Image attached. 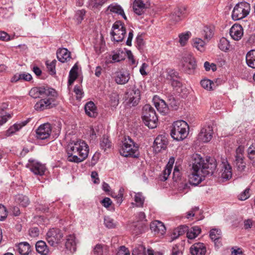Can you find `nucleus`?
Instances as JSON below:
<instances>
[{
	"label": "nucleus",
	"instance_id": "obj_6",
	"mask_svg": "<svg viewBox=\"0 0 255 255\" xmlns=\"http://www.w3.org/2000/svg\"><path fill=\"white\" fill-rule=\"evenodd\" d=\"M250 10L251 6L249 3L246 1L239 2L236 4L233 10L232 18L234 20L242 19L248 16Z\"/></svg>",
	"mask_w": 255,
	"mask_h": 255
},
{
	"label": "nucleus",
	"instance_id": "obj_64",
	"mask_svg": "<svg viewBox=\"0 0 255 255\" xmlns=\"http://www.w3.org/2000/svg\"><path fill=\"white\" fill-rule=\"evenodd\" d=\"M172 255H182V252L180 250V249H179V246L177 245H175L173 247L172 249Z\"/></svg>",
	"mask_w": 255,
	"mask_h": 255
},
{
	"label": "nucleus",
	"instance_id": "obj_35",
	"mask_svg": "<svg viewBox=\"0 0 255 255\" xmlns=\"http://www.w3.org/2000/svg\"><path fill=\"white\" fill-rule=\"evenodd\" d=\"M246 62L249 67L255 68V50H251L248 52L246 55Z\"/></svg>",
	"mask_w": 255,
	"mask_h": 255
},
{
	"label": "nucleus",
	"instance_id": "obj_48",
	"mask_svg": "<svg viewBox=\"0 0 255 255\" xmlns=\"http://www.w3.org/2000/svg\"><path fill=\"white\" fill-rule=\"evenodd\" d=\"M247 152L249 159L253 162H255V142L249 147Z\"/></svg>",
	"mask_w": 255,
	"mask_h": 255
},
{
	"label": "nucleus",
	"instance_id": "obj_11",
	"mask_svg": "<svg viewBox=\"0 0 255 255\" xmlns=\"http://www.w3.org/2000/svg\"><path fill=\"white\" fill-rule=\"evenodd\" d=\"M26 166L36 175L42 176L46 170L44 164L33 159L28 160Z\"/></svg>",
	"mask_w": 255,
	"mask_h": 255
},
{
	"label": "nucleus",
	"instance_id": "obj_14",
	"mask_svg": "<svg viewBox=\"0 0 255 255\" xmlns=\"http://www.w3.org/2000/svg\"><path fill=\"white\" fill-rule=\"evenodd\" d=\"M149 4L148 0H134L133 3V10L136 14L141 15L148 8Z\"/></svg>",
	"mask_w": 255,
	"mask_h": 255
},
{
	"label": "nucleus",
	"instance_id": "obj_40",
	"mask_svg": "<svg viewBox=\"0 0 255 255\" xmlns=\"http://www.w3.org/2000/svg\"><path fill=\"white\" fill-rule=\"evenodd\" d=\"M222 233L220 229H212L210 232V237L211 239L214 242L215 245L219 246L217 245L218 240L221 238Z\"/></svg>",
	"mask_w": 255,
	"mask_h": 255
},
{
	"label": "nucleus",
	"instance_id": "obj_2",
	"mask_svg": "<svg viewBox=\"0 0 255 255\" xmlns=\"http://www.w3.org/2000/svg\"><path fill=\"white\" fill-rule=\"evenodd\" d=\"M89 151V146L85 141H72L67 147V160L75 163L82 162L88 157Z\"/></svg>",
	"mask_w": 255,
	"mask_h": 255
},
{
	"label": "nucleus",
	"instance_id": "obj_61",
	"mask_svg": "<svg viewBox=\"0 0 255 255\" xmlns=\"http://www.w3.org/2000/svg\"><path fill=\"white\" fill-rule=\"evenodd\" d=\"M39 234V230L37 227H33L29 229V235L33 238L38 237Z\"/></svg>",
	"mask_w": 255,
	"mask_h": 255
},
{
	"label": "nucleus",
	"instance_id": "obj_58",
	"mask_svg": "<svg viewBox=\"0 0 255 255\" xmlns=\"http://www.w3.org/2000/svg\"><path fill=\"white\" fill-rule=\"evenodd\" d=\"M7 212L5 207L3 205L0 204V221L5 219L7 217Z\"/></svg>",
	"mask_w": 255,
	"mask_h": 255
},
{
	"label": "nucleus",
	"instance_id": "obj_10",
	"mask_svg": "<svg viewBox=\"0 0 255 255\" xmlns=\"http://www.w3.org/2000/svg\"><path fill=\"white\" fill-rule=\"evenodd\" d=\"M55 93V90L48 87H36L32 88L29 91V95L34 99L43 98L46 95H53Z\"/></svg>",
	"mask_w": 255,
	"mask_h": 255
},
{
	"label": "nucleus",
	"instance_id": "obj_39",
	"mask_svg": "<svg viewBox=\"0 0 255 255\" xmlns=\"http://www.w3.org/2000/svg\"><path fill=\"white\" fill-rule=\"evenodd\" d=\"M246 163L244 160V157H242V155L235 156V160L234 161V165L240 171H243L246 167Z\"/></svg>",
	"mask_w": 255,
	"mask_h": 255
},
{
	"label": "nucleus",
	"instance_id": "obj_25",
	"mask_svg": "<svg viewBox=\"0 0 255 255\" xmlns=\"http://www.w3.org/2000/svg\"><path fill=\"white\" fill-rule=\"evenodd\" d=\"M129 74L126 71H119L117 72L115 77V81L118 84H125L129 79Z\"/></svg>",
	"mask_w": 255,
	"mask_h": 255
},
{
	"label": "nucleus",
	"instance_id": "obj_51",
	"mask_svg": "<svg viewBox=\"0 0 255 255\" xmlns=\"http://www.w3.org/2000/svg\"><path fill=\"white\" fill-rule=\"evenodd\" d=\"M146 228V227L144 223H142L141 225L138 224L135 225L134 228L133 229V232L135 234L137 235L144 232Z\"/></svg>",
	"mask_w": 255,
	"mask_h": 255
},
{
	"label": "nucleus",
	"instance_id": "obj_57",
	"mask_svg": "<svg viewBox=\"0 0 255 255\" xmlns=\"http://www.w3.org/2000/svg\"><path fill=\"white\" fill-rule=\"evenodd\" d=\"M74 91L76 94V99L80 100L83 97L84 93L79 86H75L74 89Z\"/></svg>",
	"mask_w": 255,
	"mask_h": 255
},
{
	"label": "nucleus",
	"instance_id": "obj_13",
	"mask_svg": "<svg viewBox=\"0 0 255 255\" xmlns=\"http://www.w3.org/2000/svg\"><path fill=\"white\" fill-rule=\"evenodd\" d=\"M127 99L129 105L135 106L140 99V90L135 86L128 89L127 93Z\"/></svg>",
	"mask_w": 255,
	"mask_h": 255
},
{
	"label": "nucleus",
	"instance_id": "obj_59",
	"mask_svg": "<svg viewBox=\"0 0 255 255\" xmlns=\"http://www.w3.org/2000/svg\"><path fill=\"white\" fill-rule=\"evenodd\" d=\"M181 177V173L178 167L175 166L173 172V179L175 181H177L180 179Z\"/></svg>",
	"mask_w": 255,
	"mask_h": 255
},
{
	"label": "nucleus",
	"instance_id": "obj_24",
	"mask_svg": "<svg viewBox=\"0 0 255 255\" xmlns=\"http://www.w3.org/2000/svg\"><path fill=\"white\" fill-rule=\"evenodd\" d=\"M153 101L154 106L159 113L165 114L167 112L168 107L164 100L155 97Z\"/></svg>",
	"mask_w": 255,
	"mask_h": 255
},
{
	"label": "nucleus",
	"instance_id": "obj_22",
	"mask_svg": "<svg viewBox=\"0 0 255 255\" xmlns=\"http://www.w3.org/2000/svg\"><path fill=\"white\" fill-rule=\"evenodd\" d=\"M183 67L184 70L190 73L196 67V62L194 58L191 55H188L184 58Z\"/></svg>",
	"mask_w": 255,
	"mask_h": 255
},
{
	"label": "nucleus",
	"instance_id": "obj_42",
	"mask_svg": "<svg viewBox=\"0 0 255 255\" xmlns=\"http://www.w3.org/2000/svg\"><path fill=\"white\" fill-rule=\"evenodd\" d=\"M15 202L23 207H26L29 204L28 198L22 194H18L15 197Z\"/></svg>",
	"mask_w": 255,
	"mask_h": 255
},
{
	"label": "nucleus",
	"instance_id": "obj_27",
	"mask_svg": "<svg viewBox=\"0 0 255 255\" xmlns=\"http://www.w3.org/2000/svg\"><path fill=\"white\" fill-rule=\"evenodd\" d=\"M85 111L86 115L90 117L95 118L98 115L97 108L93 102H89L85 105Z\"/></svg>",
	"mask_w": 255,
	"mask_h": 255
},
{
	"label": "nucleus",
	"instance_id": "obj_46",
	"mask_svg": "<svg viewBox=\"0 0 255 255\" xmlns=\"http://www.w3.org/2000/svg\"><path fill=\"white\" fill-rule=\"evenodd\" d=\"M202 35H203L205 39L207 40L210 39L214 35L213 29L209 26L204 27Z\"/></svg>",
	"mask_w": 255,
	"mask_h": 255
},
{
	"label": "nucleus",
	"instance_id": "obj_56",
	"mask_svg": "<svg viewBox=\"0 0 255 255\" xmlns=\"http://www.w3.org/2000/svg\"><path fill=\"white\" fill-rule=\"evenodd\" d=\"M110 103L112 106L116 107L119 104V97L116 93H112L110 95Z\"/></svg>",
	"mask_w": 255,
	"mask_h": 255
},
{
	"label": "nucleus",
	"instance_id": "obj_45",
	"mask_svg": "<svg viewBox=\"0 0 255 255\" xmlns=\"http://www.w3.org/2000/svg\"><path fill=\"white\" fill-rule=\"evenodd\" d=\"M173 162H172L171 164H170V161L166 165L164 170L163 171L162 175L160 177V180L162 181H165L167 179L169 175L170 174L172 169V164Z\"/></svg>",
	"mask_w": 255,
	"mask_h": 255
},
{
	"label": "nucleus",
	"instance_id": "obj_15",
	"mask_svg": "<svg viewBox=\"0 0 255 255\" xmlns=\"http://www.w3.org/2000/svg\"><path fill=\"white\" fill-rule=\"evenodd\" d=\"M213 129L209 126L203 127L198 134V139L203 142H208L212 138Z\"/></svg>",
	"mask_w": 255,
	"mask_h": 255
},
{
	"label": "nucleus",
	"instance_id": "obj_62",
	"mask_svg": "<svg viewBox=\"0 0 255 255\" xmlns=\"http://www.w3.org/2000/svg\"><path fill=\"white\" fill-rule=\"evenodd\" d=\"M11 118V116L9 114H5L4 115H0V126L4 124Z\"/></svg>",
	"mask_w": 255,
	"mask_h": 255
},
{
	"label": "nucleus",
	"instance_id": "obj_60",
	"mask_svg": "<svg viewBox=\"0 0 255 255\" xmlns=\"http://www.w3.org/2000/svg\"><path fill=\"white\" fill-rule=\"evenodd\" d=\"M117 255H130V252L125 246H121L117 253Z\"/></svg>",
	"mask_w": 255,
	"mask_h": 255
},
{
	"label": "nucleus",
	"instance_id": "obj_47",
	"mask_svg": "<svg viewBox=\"0 0 255 255\" xmlns=\"http://www.w3.org/2000/svg\"><path fill=\"white\" fill-rule=\"evenodd\" d=\"M132 255H147L145 248L142 245H138L133 250Z\"/></svg>",
	"mask_w": 255,
	"mask_h": 255
},
{
	"label": "nucleus",
	"instance_id": "obj_34",
	"mask_svg": "<svg viewBox=\"0 0 255 255\" xmlns=\"http://www.w3.org/2000/svg\"><path fill=\"white\" fill-rule=\"evenodd\" d=\"M200 84L202 87L207 91L213 90L217 86L216 82H213L209 79H203L201 80Z\"/></svg>",
	"mask_w": 255,
	"mask_h": 255
},
{
	"label": "nucleus",
	"instance_id": "obj_31",
	"mask_svg": "<svg viewBox=\"0 0 255 255\" xmlns=\"http://www.w3.org/2000/svg\"><path fill=\"white\" fill-rule=\"evenodd\" d=\"M57 57L59 61L64 63L70 59V52L66 48L59 49L57 52Z\"/></svg>",
	"mask_w": 255,
	"mask_h": 255
},
{
	"label": "nucleus",
	"instance_id": "obj_4",
	"mask_svg": "<svg viewBox=\"0 0 255 255\" xmlns=\"http://www.w3.org/2000/svg\"><path fill=\"white\" fill-rule=\"evenodd\" d=\"M189 126L184 121H177L173 124L171 130V136L177 141H181L185 139L189 133Z\"/></svg>",
	"mask_w": 255,
	"mask_h": 255
},
{
	"label": "nucleus",
	"instance_id": "obj_12",
	"mask_svg": "<svg viewBox=\"0 0 255 255\" xmlns=\"http://www.w3.org/2000/svg\"><path fill=\"white\" fill-rule=\"evenodd\" d=\"M51 130L52 128L50 124H42L36 130V137L41 140L47 139L50 135Z\"/></svg>",
	"mask_w": 255,
	"mask_h": 255
},
{
	"label": "nucleus",
	"instance_id": "obj_41",
	"mask_svg": "<svg viewBox=\"0 0 255 255\" xmlns=\"http://www.w3.org/2000/svg\"><path fill=\"white\" fill-rule=\"evenodd\" d=\"M133 198L135 203V206L138 207H143L145 198L141 192L134 193Z\"/></svg>",
	"mask_w": 255,
	"mask_h": 255
},
{
	"label": "nucleus",
	"instance_id": "obj_63",
	"mask_svg": "<svg viewBox=\"0 0 255 255\" xmlns=\"http://www.w3.org/2000/svg\"><path fill=\"white\" fill-rule=\"evenodd\" d=\"M204 66L205 70L207 71H210L211 69H212L213 71L216 70V66L214 64H210L209 62L207 61L204 63Z\"/></svg>",
	"mask_w": 255,
	"mask_h": 255
},
{
	"label": "nucleus",
	"instance_id": "obj_21",
	"mask_svg": "<svg viewBox=\"0 0 255 255\" xmlns=\"http://www.w3.org/2000/svg\"><path fill=\"white\" fill-rule=\"evenodd\" d=\"M29 121V119H27L24 121L14 124L5 131V135L6 136H10L12 135L16 131L20 130L23 127L26 126Z\"/></svg>",
	"mask_w": 255,
	"mask_h": 255
},
{
	"label": "nucleus",
	"instance_id": "obj_30",
	"mask_svg": "<svg viewBox=\"0 0 255 255\" xmlns=\"http://www.w3.org/2000/svg\"><path fill=\"white\" fill-rule=\"evenodd\" d=\"M16 250L21 255H28L31 252V248L27 242H21L16 246Z\"/></svg>",
	"mask_w": 255,
	"mask_h": 255
},
{
	"label": "nucleus",
	"instance_id": "obj_38",
	"mask_svg": "<svg viewBox=\"0 0 255 255\" xmlns=\"http://www.w3.org/2000/svg\"><path fill=\"white\" fill-rule=\"evenodd\" d=\"M201 229L198 226H194L187 231V237L189 239H194L201 233Z\"/></svg>",
	"mask_w": 255,
	"mask_h": 255
},
{
	"label": "nucleus",
	"instance_id": "obj_52",
	"mask_svg": "<svg viewBox=\"0 0 255 255\" xmlns=\"http://www.w3.org/2000/svg\"><path fill=\"white\" fill-rule=\"evenodd\" d=\"M107 247L101 244H97L94 248L93 252L95 255H102L104 254V250H106Z\"/></svg>",
	"mask_w": 255,
	"mask_h": 255
},
{
	"label": "nucleus",
	"instance_id": "obj_37",
	"mask_svg": "<svg viewBox=\"0 0 255 255\" xmlns=\"http://www.w3.org/2000/svg\"><path fill=\"white\" fill-rule=\"evenodd\" d=\"M177 73L173 69H168L163 71L161 74V77L169 81L174 80L177 78Z\"/></svg>",
	"mask_w": 255,
	"mask_h": 255
},
{
	"label": "nucleus",
	"instance_id": "obj_8",
	"mask_svg": "<svg viewBox=\"0 0 255 255\" xmlns=\"http://www.w3.org/2000/svg\"><path fill=\"white\" fill-rule=\"evenodd\" d=\"M63 237V234L60 229L52 228L46 234V239L51 246H56L61 243Z\"/></svg>",
	"mask_w": 255,
	"mask_h": 255
},
{
	"label": "nucleus",
	"instance_id": "obj_28",
	"mask_svg": "<svg viewBox=\"0 0 255 255\" xmlns=\"http://www.w3.org/2000/svg\"><path fill=\"white\" fill-rule=\"evenodd\" d=\"M185 7L177 8L170 14V18L173 22H176L180 21L184 16Z\"/></svg>",
	"mask_w": 255,
	"mask_h": 255
},
{
	"label": "nucleus",
	"instance_id": "obj_18",
	"mask_svg": "<svg viewBox=\"0 0 255 255\" xmlns=\"http://www.w3.org/2000/svg\"><path fill=\"white\" fill-rule=\"evenodd\" d=\"M167 139L162 135L157 136L153 143V149L156 152H160L162 149H165L167 145Z\"/></svg>",
	"mask_w": 255,
	"mask_h": 255
},
{
	"label": "nucleus",
	"instance_id": "obj_32",
	"mask_svg": "<svg viewBox=\"0 0 255 255\" xmlns=\"http://www.w3.org/2000/svg\"><path fill=\"white\" fill-rule=\"evenodd\" d=\"M36 251L41 255H47L49 250L46 243L43 241H38L35 244Z\"/></svg>",
	"mask_w": 255,
	"mask_h": 255
},
{
	"label": "nucleus",
	"instance_id": "obj_26",
	"mask_svg": "<svg viewBox=\"0 0 255 255\" xmlns=\"http://www.w3.org/2000/svg\"><path fill=\"white\" fill-rule=\"evenodd\" d=\"M108 0H88L87 6L93 11H99Z\"/></svg>",
	"mask_w": 255,
	"mask_h": 255
},
{
	"label": "nucleus",
	"instance_id": "obj_17",
	"mask_svg": "<svg viewBox=\"0 0 255 255\" xmlns=\"http://www.w3.org/2000/svg\"><path fill=\"white\" fill-rule=\"evenodd\" d=\"M221 177L226 180H229L232 176L231 166L226 159H223L221 163Z\"/></svg>",
	"mask_w": 255,
	"mask_h": 255
},
{
	"label": "nucleus",
	"instance_id": "obj_23",
	"mask_svg": "<svg viewBox=\"0 0 255 255\" xmlns=\"http://www.w3.org/2000/svg\"><path fill=\"white\" fill-rule=\"evenodd\" d=\"M107 12L110 11L112 13H115L121 15L123 18L127 20V16L125 14L124 11L122 7L117 3H112L107 7Z\"/></svg>",
	"mask_w": 255,
	"mask_h": 255
},
{
	"label": "nucleus",
	"instance_id": "obj_50",
	"mask_svg": "<svg viewBox=\"0 0 255 255\" xmlns=\"http://www.w3.org/2000/svg\"><path fill=\"white\" fill-rule=\"evenodd\" d=\"M100 145L105 150L111 146V143L107 136H103L100 142Z\"/></svg>",
	"mask_w": 255,
	"mask_h": 255
},
{
	"label": "nucleus",
	"instance_id": "obj_1",
	"mask_svg": "<svg viewBox=\"0 0 255 255\" xmlns=\"http://www.w3.org/2000/svg\"><path fill=\"white\" fill-rule=\"evenodd\" d=\"M190 162L192 168L188 176L189 182L193 185H198L205 176L212 175L216 168L215 161L205 162L201 155L197 153L192 155Z\"/></svg>",
	"mask_w": 255,
	"mask_h": 255
},
{
	"label": "nucleus",
	"instance_id": "obj_53",
	"mask_svg": "<svg viewBox=\"0 0 255 255\" xmlns=\"http://www.w3.org/2000/svg\"><path fill=\"white\" fill-rule=\"evenodd\" d=\"M86 14V11L84 9L79 10L76 11L75 18L78 23H81L84 19Z\"/></svg>",
	"mask_w": 255,
	"mask_h": 255
},
{
	"label": "nucleus",
	"instance_id": "obj_20",
	"mask_svg": "<svg viewBox=\"0 0 255 255\" xmlns=\"http://www.w3.org/2000/svg\"><path fill=\"white\" fill-rule=\"evenodd\" d=\"M190 252L192 255H205L206 248L204 244L197 243L190 247Z\"/></svg>",
	"mask_w": 255,
	"mask_h": 255
},
{
	"label": "nucleus",
	"instance_id": "obj_54",
	"mask_svg": "<svg viewBox=\"0 0 255 255\" xmlns=\"http://www.w3.org/2000/svg\"><path fill=\"white\" fill-rule=\"evenodd\" d=\"M250 188H246L244 191L242 192L238 195V199L241 201H245L248 199L250 196Z\"/></svg>",
	"mask_w": 255,
	"mask_h": 255
},
{
	"label": "nucleus",
	"instance_id": "obj_49",
	"mask_svg": "<svg viewBox=\"0 0 255 255\" xmlns=\"http://www.w3.org/2000/svg\"><path fill=\"white\" fill-rule=\"evenodd\" d=\"M56 63V60H53L52 61L48 63V61L46 62V65L47 66V68L48 69V71H49V73L52 75H55L56 74V70H55V66Z\"/></svg>",
	"mask_w": 255,
	"mask_h": 255
},
{
	"label": "nucleus",
	"instance_id": "obj_19",
	"mask_svg": "<svg viewBox=\"0 0 255 255\" xmlns=\"http://www.w3.org/2000/svg\"><path fill=\"white\" fill-rule=\"evenodd\" d=\"M244 31L242 26L238 24H234L230 30V35L235 40H239L243 36Z\"/></svg>",
	"mask_w": 255,
	"mask_h": 255
},
{
	"label": "nucleus",
	"instance_id": "obj_29",
	"mask_svg": "<svg viewBox=\"0 0 255 255\" xmlns=\"http://www.w3.org/2000/svg\"><path fill=\"white\" fill-rule=\"evenodd\" d=\"M76 241L74 235H70L67 237L65 243L66 248L71 252H74L76 250Z\"/></svg>",
	"mask_w": 255,
	"mask_h": 255
},
{
	"label": "nucleus",
	"instance_id": "obj_43",
	"mask_svg": "<svg viewBox=\"0 0 255 255\" xmlns=\"http://www.w3.org/2000/svg\"><path fill=\"white\" fill-rule=\"evenodd\" d=\"M191 36V33L190 31H186L179 34V42L181 46H185L189 39Z\"/></svg>",
	"mask_w": 255,
	"mask_h": 255
},
{
	"label": "nucleus",
	"instance_id": "obj_16",
	"mask_svg": "<svg viewBox=\"0 0 255 255\" xmlns=\"http://www.w3.org/2000/svg\"><path fill=\"white\" fill-rule=\"evenodd\" d=\"M150 228L152 232L158 236H163L166 232V228L164 224L158 220L154 221L151 223Z\"/></svg>",
	"mask_w": 255,
	"mask_h": 255
},
{
	"label": "nucleus",
	"instance_id": "obj_55",
	"mask_svg": "<svg viewBox=\"0 0 255 255\" xmlns=\"http://www.w3.org/2000/svg\"><path fill=\"white\" fill-rule=\"evenodd\" d=\"M104 224L108 228H114L116 226L114 220L109 217H105Z\"/></svg>",
	"mask_w": 255,
	"mask_h": 255
},
{
	"label": "nucleus",
	"instance_id": "obj_36",
	"mask_svg": "<svg viewBox=\"0 0 255 255\" xmlns=\"http://www.w3.org/2000/svg\"><path fill=\"white\" fill-rule=\"evenodd\" d=\"M78 67L77 64H75L70 70L69 74L68 85H72L78 77Z\"/></svg>",
	"mask_w": 255,
	"mask_h": 255
},
{
	"label": "nucleus",
	"instance_id": "obj_5",
	"mask_svg": "<svg viewBox=\"0 0 255 255\" xmlns=\"http://www.w3.org/2000/svg\"><path fill=\"white\" fill-rule=\"evenodd\" d=\"M142 120L144 124L150 128L157 127L158 119L154 109L149 105H145L142 108Z\"/></svg>",
	"mask_w": 255,
	"mask_h": 255
},
{
	"label": "nucleus",
	"instance_id": "obj_44",
	"mask_svg": "<svg viewBox=\"0 0 255 255\" xmlns=\"http://www.w3.org/2000/svg\"><path fill=\"white\" fill-rule=\"evenodd\" d=\"M230 46V42L226 38L222 37L220 39L218 43V47L220 50L226 52L229 50Z\"/></svg>",
	"mask_w": 255,
	"mask_h": 255
},
{
	"label": "nucleus",
	"instance_id": "obj_3",
	"mask_svg": "<svg viewBox=\"0 0 255 255\" xmlns=\"http://www.w3.org/2000/svg\"><path fill=\"white\" fill-rule=\"evenodd\" d=\"M120 153L124 157H137L139 155L138 146L130 137L125 136Z\"/></svg>",
	"mask_w": 255,
	"mask_h": 255
},
{
	"label": "nucleus",
	"instance_id": "obj_9",
	"mask_svg": "<svg viewBox=\"0 0 255 255\" xmlns=\"http://www.w3.org/2000/svg\"><path fill=\"white\" fill-rule=\"evenodd\" d=\"M126 33V30L123 23L117 21L113 24L111 34L114 41H122L124 39Z\"/></svg>",
	"mask_w": 255,
	"mask_h": 255
},
{
	"label": "nucleus",
	"instance_id": "obj_7",
	"mask_svg": "<svg viewBox=\"0 0 255 255\" xmlns=\"http://www.w3.org/2000/svg\"><path fill=\"white\" fill-rule=\"evenodd\" d=\"M56 97L57 93L55 91L53 95H46L45 98H41L40 101L37 102L34 106L35 109L36 111H41L52 108L56 105L54 102Z\"/></svg>",
	"mask_w": 255,
	"mask_h": 255
},
{
	"label": "nucleus",
	"instance_id": "obj_33",
	"mask_svg": "<svg viewBox=\"0 0 255 255\" xmlns=\"http://www.w3.org/2000/svg\"><path fill=\"white\" fill-rule=\"evenodd\" d=\"M192 46L200 52H204L205 50V42L200 38H194L192 39Z\"/></svg>",
	"mask_w": 255,
	"mask_h": 255
}]
</instances>
